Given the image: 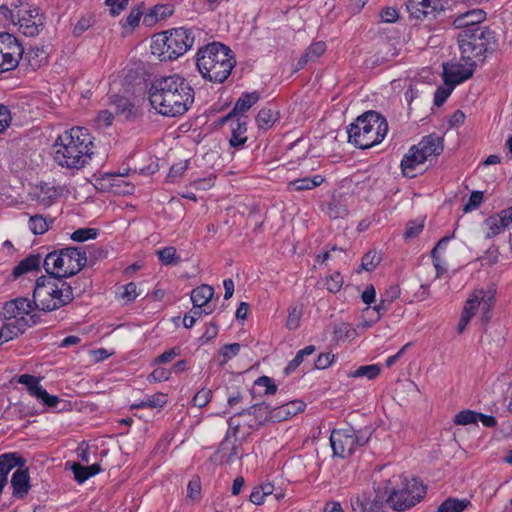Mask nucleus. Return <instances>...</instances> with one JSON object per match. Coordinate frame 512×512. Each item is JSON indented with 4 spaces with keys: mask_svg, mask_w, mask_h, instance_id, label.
Wrapping results in <instances>:
<instances>
[{
    "mask_svg": "<svg viewBox=\"0 0 512 512\" xmlns=\"http://www.w3.org/2000/svg\"><path fill=\"white\" fill-rule=\"evenodd\" d=\"M149 101L161 115L177 117L185 114L194 103L195 92L182 76L173 74L155 79L149 88Z\"/></svg>",
    "mask_w": 512,
    "mask_h": 512,
    "instance_id": "f257e3e1",
    "label": "nucleus"
},
{
    "mask_svg": "<svg viewBox=\"0 0 512 512\" xmlns=\"http://www.w3.org/2000/svg\"><path fill=\"white\" fill-rule=\"evenodd\" d=\"M93 146L86 128L73 127L58 136L54 144V160L62 167L80 169L91 160Z\"/></svg>",
    "mask_w": 512,
    "mask_h": 512,
    "instance_id": "f03ea898",
    "label": "nucleus"
},
{
    "mask_svg": "<svg viewBox=\"0 0 512 512\" xmlns=\"http://www.w3.org/2000/svg\"><path fill=\"white\" fill-rule=\"evenodd\" d=\"M234 65L232 50L220 42H212L197 52L198 71L210 82L223 83L231 74Z\"/></svg>",
    "mask_w": 512,
    "mask_h": 512,
    "instance_id": "7ed1b4c3",
    "label": "nucleus"
},
{
    "mask_svg": "<svg viewBox=\"0 0 512 512\" xmlns=\"http://www.w3.org/2000/svg\"><path fill=\"white\" fill-rule=\"evenodd\" d=\"M74 299L70 284L54 276H40L33 291V304L45 312L59 309Z\"/></svg>",
    "mask_w": 512,
    "mask_h": 512,
    "instance_id": "20e7f679",
    "label": "nucleus"
},
{
    "mask_svg": "<svg viewBox=\"0 0 512 512\" xmlns=\"http://www.w3.org/2000/svg\"><path fill=\"white\" fill-rule=\"evenodd\" d=\"M388 131L384 117L376 111H367L358 116L348 127V141L360 149H368L379 144Z\"/></svg>",
    "mask_w": 512,
    "mask_h": 512,
    "instance_id": "39448f33",
    "label": "nucleus"
},
{
    "mask_svg": "<svg viewBox=\"0 0 512 512\" xmlns=\"http://www.w3.org/2000/svg\"><path fill=\"white\" fill-rule=\"evenodd\" d=\"M86 263L87 256L82 248L66 247L48 253L43 261V267L48 275L63 280L80 272Z\"/></svg>",
    "mask_w": 512,
    "mask_h": 512,
    "instance_id": "423d86ee",
    "label": "nucleus"
},
{
    "mask_svg": "<svg viewBox=\"0 0 512 512\" xmlns=\"http://www.w3.org/2000/svg\"><path fill=\"white\" fill-rule=\"evenodd\" d=\"M193 43V31L179 27L156 35L151 48L152 53L157 55L161 61H168L183 55L192 47Z\"/></svg>",
    "mask_w": 512,
    "mask_h": 512,
    "instance_id": "0eeeda50",
    "label": "nucleus"
},
{
    "mask_svg": "<svg viewBox=\"0 0 512 512\" xmlns=\"http://www.w3.org/2000/svg\"><path fill=\"white\" fill-rule=\"evenodd\" d=\"M461 59L483 60L494 50L495 33L489 27L461 30L457 35Z\"/></svg>",
    "mask_w": 512,
    "mask_h": 512,
    "instance_id": "6e6552de",
    "label": "nucleus"
},
{
    "mask_svg": "<svg viewBox=\"0 0 512 512\" xmlns=\"http://www.w3.org/2000/svg\"><path fill=\"white\" fill-rule=\"evenodd\" d=\"M426 494V487L416 478L405 479L402 487L393 489L386 498V503L391 509L403 512L419 503Z\"/></svg>",
    "mask_w": 512,
    "mask_h": 512,
    "instance_id": "1a4fd4ad",
    "label": "nucleus"
},
{
    "mask_svg": "<svg viewBox=\"0 0 512 512\" xmlns=\"http://www.w3.org/2000/svg\"><path fill=\"white\" fill-rule=\"evenodd\" d=\"M24 49L18 39L9 33H0V73L15 69Z\"/></svg>",
    "mask_w": 512,
    "mask_h": 512,
    "instance_id": "9d476101",
    "label": "nucleus"
},
{
    "mask_svg": "<svg viewBox=\"0 0 512 512\" xmlns=\"http://www.w3.org/2000/svg\"><path fill=\"white\" fill-rule=\"evenodd\" d=\"M446 0H405L410 17L417 20H434L445 10Z\"/></svg>",
    "mask_w": 512,
    "mask_h": 512,
    "instance_id": "9b49d317",
    "label": "nucleus"
},
{
    "mask_svg": "<svg viewBox=\"0 0 512 512\" xmlns=\"http://www.w3.org/2000/svg\"><path fill=\"white\" fill-rule=\"evenodd\" d=\"M357 433L352 427L334 429L330 435V444L335 456L341 458L353 454L357 448Z\"/></svg>",
    "mask_w": 512,
    "mask_h": 512,
    "instance_id": "f8f14e48",
    "label": "nucleus"
},
{
    "mask_svg": "<svg viewBox=\"0 0 512 512\" xmlns=\"http://www.w3.org/2000/svg\"><path fill=\"white\" fill-rule=\"evenodd\" d=\"M465 63L443 64L444 79L446 83L460 84L472 77L476 60L462 59Z\"/></svg>",
    "mask_w": 512,
    "mask_h": 512,
    "instance_id": "ddd939ff",
    "label": "nucleus"
},
{
    "mask_svg": "<svg viewBox=\"0 0 512 512\" xmlns=\"http://www.w3.org/2000/svg\"><path fill=\"white\" fill-rule=\"evenodd\" d=\"M237 415L244 416L249 415L253 416L254 420H251L248 422V426L250 428H256L259 426H262L268 422H278L277 419L274 418L275 416V408H271V406L266 403L262 402L259 404H254L251 407L242 410Z\"/></svg>",
    "mask_w": 512,
    "mask_h": 512,
    "instance_id": "4468645a",
    "label": "nucleus"
},
{
    "mask_svg": "<svg viewBox=\"0 0 512 512\" xmlns=\"http://www.w3.org/2000/svg\"><path fill=\"white\" fill-rule=\"evenodd\" d=\"M486 19V12L482 9H472L459 14L453 20V26L457 29L468 30L475 28H485L481 23Z\"/></svg>",
    "mask_w": 512,
    "mask_h": 512,
    "instance_id": "2eb2a0df",
    "label": "nucleus"
},
{
    "mask_svg": "<svg viewBox=\"0 0 512 512\" xmlns=\"http://www.w3.org/2000/svg\"><path fill=\"white\" fill-rule=\"evenodd\" d=\"M237 438L234 441L226 438L221 442L218 451L214 454L213 460L215 462L231 464L235 459H240L239 446L236 444Z\"/></svg>",
    "mask_w": 512,
    "mask_h": 512,
    "instance_id": "dca6fc26",
    "label": "nucleus"
},
{
    "mask_svg": "<svg viewBox=\"0 0 512 512\" xmlns=\"http://www.w3.org/2000/svg\"><path fill=\"white\" fill-rule=\"evenodd\" d=\"M443 141L444 139L442 136L432 133L423 137L416 146L422 155L428 159L430 156H439L442 153L444 149Z\"/></svg>",
    "mask_w": 512,
    "mask_h": 512,
    "instance_id": "f3484780",
    "label": "nucleus"
},
{
    "mask_svg": "<svg viewBox=\"0 0 512 512\" xmlns=\"http://www.w3.org/2000/svg\"><path fill=\"white\" fill-rule=\"evenodd\" d=\"M13 495L17 498H24L30 490V476L28 468H18L11 477Z\"/></svg>",
    "mask_w": 512,
    "mask_h": 512,
    "instance_id": "a211bd4d",
    "label": "nucleus"
},
{
    "mask_svg": "<svg viewBox=\"0 0 512 512\" xmlns=\"http://www.w3.org/2000/svg\"><path fill=\"white\" fill-rule=\"evenodd\" d=\"M427 159L425 156L422 155L420 150L417 149V146H412L408 153L404 155L403 159L401 160V169L403 172V175L409 178L415 177L414 170L415 168L423 164Z\"/></svg>",
    "mask_w": 512,
    "mask_h": 512,
    "instance_id": "6ab92c4d",
    "label": "nucleus"
},
{
    "mask_svg": "<svg viewBox=\"0 0 512 512\" xmlns=\"http://www.w3.org/2000/svg\"><path fill=\"white\" fill-rule=\"evenodd\" d=\"M110 103L115 108V114L123 120H132L138 115L137 108L125 97L113 95Z\"/></svg>",
    "mask_w": 512,
    "mask_h": 512,
    "instance_id": "aec40b11",
    "label": "nucleus"
},
{
    "mask_svg": "<svg viewBox=\"0 0 512 512\" xmlns=\"http://www.w3.org/2000/svg\"><path fill=\"white\" fill-rule=\"evenodd\" d=\"M25 12L29 14L28 18H26L25 16H20L19 12L17 13V20L20 25V29H22L24 35L34 37L38 35L40 27H43L44 23L41 18L38 19V22L32 20V18L38 16L37 9Z\"/></svg>",
    "mask_w": 512,
    "mask_h": 512,
    "instance_id": "412c9836",
    "label": "nucleus"
},
{
    "mask_svg": "<svg viewBox=\"0 0 512 512\" xmlns=\"http://www.w3.org/2000/svg\"><path fill=\"white\" fill-rule=\"evenodd\" d=\"M326 51V44L323 41H317L310 44L296 64V70L303 69L308 63L315 62Z\"/></svg>",
    "mask_w": 512,
    "mask_h": 512,
    "instance_id": "4be33fe9",
    "label": "nucleus"
},
{
    "mask_svg": "<svg viewBox=\"0 0 512 512\" xmlns=\"http://www.w3.org/2000/svg\"><path fill=\"white\" fill-rule=\"evenodd\" d=\"M324 180L325 179L322 175L299 178L289 181L287 184V189L290 192H302L306 190H311L320 186L324 182Z\"/></svg>",
    "mask_w": 512,
    "mask_h": 512,
    "instance_id": "5701e85b",
    "label": "nucleus"
},
{
    "mask_svg": "<svg viewBox=\"0 0 512 512\" xmlns=\"http://www.w3.org/2000/svg\"><path fill=\"white\" fill-rule=\"evenodd\" d=\"M26 459L16 452H10L0 455V473L7 479L10 471L15 468L24 467Z\"/></svg>",
    "mask_w": 512,
    "mask_h": 512,
    "instance_id": "b1692460",
    "label": "nucleus"
},
{
    "mask_svg": "<svg viewBox=\"0 0 512 512\" xmlns=\"http://www.w3.org/2000/svg\"><path fill=\"white\" fill-rule=\"evenodd\" d=\"M306 407V404L302 400H293L279 407L275 408V416L278 422L288 419L290 416H294L299 412H302Z\"/></svg>",
    "mask_w": 512,
    "mask_h": 512,
    "instance_id": "393cba45",
    "label": "nucleus"
},
{
    "mask_svg": "<svg viewBox=\"0 0 512 512\" xmlns=\"http://www.w3.org/2000/svg\"><path fill=\"white\" fill-rule=\"evenodd\" d=\"M213 295V287L207 284H202L192 290L190 297L193 306H202L205 308H209L208 303L213 298Z\"/></svg>",
    "mask_w": 512,
    "mask_h": 512,
    "instance_id": "a878e982",
    "label": "nucleus"
},
{
    "mask_svg": "<svg viewBox=\"0 0 512 512\" xmlns=\"http://www.w3.org/2000/svg\"><path fill=\"white\" fill-rule=\"evenodd\" d=\"M41 264V256L39 254H31L19 262L13 269V276L18 278L28 272L39 270Z\"/></svg>",
    "mask_w": 512,
    "mask_h": 512,
    "instance_id": "bb28decb",
    "label": "nucleus"
},
{
    "mask_svg": "<svg viewBox=\"0 0 512 512\" xmlns=\"http://www.w3.org/2000/svg\"><path fill=\"white\" fill-rule=\"evenodd\" d=\"M231 129L232 134L229 140L230 145L234 148L243 146L247 141V137L244 136L247 131V122L241 118H237L232 122Z\"/></svg>",
    "mask_w": 512,
    "mask_h": 512,
    "instance_id": "cd10ccee",
    "label": "nucleus"
},
{
    "mask_svg": "<svg viewBox=\"0 0 512 512\" xmlns=\"http://www.w3.org/2000/svg\"><path fill=\"white\" fill-rule=\"evenodd\" d=\"M71 469L75 480L80 484L84 483L90 477L95 476L101 471V467L98 463H94L90 466H83L79 463H73Z\"/></svg>",
    "mask_w": 512,
    "mask_h": 512,
    "instance_id": "c85d7f7f",
    "label": "nucleus"
},
{
    "mask_svg": "<svg viewBox=\"0 0 512 512\" xmlns=\"http://www.w3.org/2000/svg\"><path fill=\"white\" fill-rule=\"evenodd\" d=\"M259 99V92H245L236 101L233 107V112H237L239 115H242L247 112L254 104H256Z\"/></svg>",
    "mask_w": 512,
    "mask_h": 512,
    "instance_id": "c756f323",
    "label": "nucleus"
},
{
    "mask_svg": "<svg viewBox=\"0 0 512 512\" xmlns=\"http://www.w3.org/2000/svg\"><path fill=\"white\" fill-rule=\"evenodd\" d=\"M278 112L273 111L271 108L264 107L262 108L257 116L256 123L260 129L267 130L273 126V124L278 120Z\"/></svg>",
    "mask_w": 512,
    "mask_h": 512,
    "instance_id": "7c9ffc66",
    "label": "nucleus"
},
{
    "mask_svg": "<svg viewBox=\"0 0 512 512\" xmlns=\"http://www.w3.org/2000/svg\"><path fill=\"white\" fill-rule=\"evenodd\" d=\"M470 505L467 499L447 498L438 507V512H462Z\"/></svg>",
    "mask_w": 512,
    "mask_h": 512,
    "instance_id": "2f4dec72",
    "label": "nucleus"
},
{
    "mask_svg": "<svg viewBox=\"0 0 512 512\" xmlns=\"http://www.w3.org/2000/svg\"><path fill=\"white\" fill-rule=\"evenodd\" d=\"M381 372V368L378 364H371L360 366L356 370L348 373L350 378L366 377L369 380L375 379Z\"/></svg>",
    "mask_w": 512,
    "mask_h": 512,
    "instance_id": "473e14b6",
    "label": "nucleus"
},
{
    "mask_svg": "<svg viewBox=\"0 0 512 512\" xmlns=\"http://www.w3.org/2000/svg\"><path fill=\"white\" fill-rule=\"evenodd\" d=\"M167 402V395L163 393H156L152 396H149L147 400H143L140 403L131 405V409L137 408H161Z\"/></svg>",
    "mask_w": 512,
    "mask_h": 512,
    "instance_id": "72a5a7b5",
    "label": "nucleus"
},
{
    "mask_svg": "<svg viewBox=\"0 0 512 512\" xmlns=\"http://www.w3.org/2000/svg\"><path fill=\"white\" fill-rule=\"evenodd\" d=\"M315 351L316 348L314 345H308L305 348L299 350L296 356L288 363V365L284 369L285 374H290L291 372H293L296 368L300 366L305 356H309L313 354Z\"/></svg>",
    "mask_w": 512,
    "mask_h": 512,
    "instance_id": "f704fd0d",
    "label": "nucleus"
},
{
    "mask_svg": "<svg viewBox=\"0 0 512 512\" xmlns=\"http://www.w3.org/2000/svg\"><path fill=\"white\" fill-rule=\"evenodd\" d=\"M95 23V17L93 14H86L82 16L77 23L74 25L72 34L74 37L82 36L90 27Z\"/></svg>",
    "mask_w": 512,
    "mask_h": 512,
    "instance_id": "c9c22d12",
    "label": "nucleus"
},
{
    "mask_svg": "<svg viewBox=\"0 0 512 512\" xmlns=\"http://www.w3.org/2000/svg\"><path fill=\"white\" fill-rule=\"evenodd\" d=\"M29 228L35 235L44 234L49 229V224L42 215H34L29 219Z\"/></svg>",
    "mask_w": 512,
    "mask_h": 512,
    "instance_id": "e433bc0d",
    "label": "nucleus"
},
{
    "mask_svg": "<svg viewBox=\"0 0 512 512\" xmlns=\"http://www.w3.org/2000/svg\"><path fill=\"white\" fill-rule=\"evenodd\" d=\"M484 224L488 229V232L486 234L488 238L495 237L496 235L502 233L505 230L504 226H502L501 224L500 218L497 213L489 216L484 221Z\"/></svg>",
    "mask_w": 512,
    "mask_h": 512,
    "instance_id": "4c0bfd02",
    "label": "nucleus"
},
{
    "mask_svg": "<svg viewBox=\"0 0 512 512\" xmlns=\"http://www.w3.org/2000/svg\"><path fill=\"white\" fill-rule=\"evenodd\" d=\"M484 224L488 229V232L486 234L488 238L495 237L496 235L502 233L505 230L504 226H502L501 224L500 218L497 213L489 216L484 221Z\"/></svg>",
    "mask_w": 512,
    "mask_h": 512,
    "instance_id": "58836bf2",
    "label": "nucleus"
},
{
    "mask_svg": "<svg viewBox=\"0 0 512 512\" xmlns=\"http://www.w3.org/2000/svg\"><path fill=\"white\" fill-rule=\"evenodd\" d=\"M483 294V290L475 291L466 301L462 313L470 316L471 318L475 315L477 309L481 305L480 295Z\"/></svg>",
    "mask_w": 512,
    "mask_h": 512,
    "instance_id": "ea45409f",
    "label": "nucleus"
},
{
    "mask_svg": "<svg viewBox=\"0 0 512 512\" xmlns=\"http://www.w3.org/2000/svg\"><path fill=\"white\" fill-rule=\"evenodd\" d=\"M157 254L164 265H175L180 262V257L177 256L176 249L172 246L158 250Z\"/></svg>",
    "mask_w": 512,
    "mask_h": 512,
    "instance_id": "a19ab883",
    "label": "nucleus"
},
{
    "mask_svg": "<svg viewBox=\"0 0 512 512\" xmlns=\"http://www.w3.org/2000/svg\"><path fill=\"white\" fill-rule=\"evenodd\" d=\"M18 382L27 387L28 391L32 396H36L38 394V389H42L43 387L39 384V378L30 375V374H22L18 378Z\"/></svg>",
    "mask_w": 512,
    "mask_h": 512,
    "instance_id": "79ce46f5",
    "label": "nucleus"
},
{
    "mask_svg": "<svg viewBox=\"0 0 512 512\" xmlns=\"http://www.w3.org/2000/svg\"><path fill=\"white\" fill-rule=\"evenodd\" d=\"M399 290L394 289L393 294L390 298H384V296H381L380 302L374 306L373 311L376 312V318L375 321H378L383 313H385L389 308L392 302L398 297Z\"/></svg>",
    "mask_w": 512,
    "mask_h": 512,
    "instance_id": "37998d69",
    "label": "nucleus"
},
{
    "mask_svg": "<svg viewBox=\"0 0 512 512\" xmlns=\"http://www.w3.org/2000/svg\"><path fill=\"white\" fill-rule=\"evenodd\" d=\"M478 412L472 410H463L454 416V423L457 425H469L477 423Z\"/></svg>",
    "mask_w": 512,
    "mask_h": 512,
    "instance_id": "c03bdc74",
    "label": "nucleus"
},
{
    "mask_svg": "<svg viewBox=\"0 0 512 512\" xmlns=\"http://www.w3.org/2000/svg\"><path fill=\"white\" fill-rule=\"evenodd\" d=\"M98 235V230L95 228H80L71 234V239L76 242H84L89 239H95Z\"/></svg>",
    "mask_w": 512,
    "mask_h": 512,
    "instance_id": "a18cd8bd",
    "label": "nucleus"
},
{
    "mask_svg": "<svg viewBox=\"0 0 512 512\" xmlns=\"http://www.w3.org/2000/svg\"><path fill=\"white\" fill-rule=\"evenodd\" d=\"M20 334V330L15 328L11 321H6L0 329V344L8 342Z\"/></svg>",
    "mask_w": 512,
    "mask_h": 512,
    "instance_id": "49530a36",
    "label": "nucleus"
},
{
    "mask_svg": "<svg viewBox=\"0 0 512 512\" xmlns=\"http://www.w3.org/2000/svg\"><path fill=\"white\" fill-rule=\"evenodd\" d=\"M240 344L239 343H232L224 345L221 350L219 351L220 356H222V360L220 361L221 365H224L227 363L230 359L235 357L239 351H240Z\"/></svg>",
    "mask_w": 512,
    "mask_h": 512,
    "instance_id": "de8ad7c7",
    "label": "nucleus"
},
{
    "mask_svg": "<svg viewBox=\"0 0 512 512\" xmlns=\"http://www.w3.org/2000/svg\"><path fill=\"white\" fill-rule=\"evenodd\" d=\"M370 498L365 494L356 495L351 498V508L353 512H368Z\"/></svg>",
    "mask_w": 512,
    "mask_h": 512,
    "instance_id": "09e8293b",
    "label": "nucleus"
},
{
    "mask_svg": "<svg viewBox=\"0 0 512 512\" xmlns=\"http://www.w3.org/2000/svg\"><path fill=\"white\" fill-rule=\"evenodd\" d=\"M254 385L257 387H264V395H274L277 392V385L274 381L268 376H261L257 378L254 382Z\"/></svg>",
    "mask_w": 512,
    "mask_h": 512,
    "instance_id": "8fccbe9b",
    "label": "nucleus"
},
{
    "mask_svg": "<svg viewBox=\"0 0 512 512\" xmlns=\"http://www.w3.org/2000/svg\"><path fill=\"white\" fill-rule=\"evenodd\" d=\"M381 261V257L376 252L369 251L363 258L361 268L366 271H372Z\"/></svg>",
    "mask_w": 512,
    "mask_h": 512,
    "instance_id": "3c124183",
    "label": "nucleus"
},
{
    "mask_svg": "<svg viewBox=\"0 0 512 512\" xmlns=\"http://www.w3.org/2000/svg\"><path fill=\"white\" fill-rule=\"evenodd\" d=\"M212 398V391L210 389H200L192 399L193 405L199 408L206 406Z\"/></svg>",
    "mask_w": 512,
    "mask_h": 512,
    "instance_id": "603ef678",
    "label": "nucleus"
},
{
    "mask_svg": "<svg viewBox=\"0 0 512 512\" xmlns=\"http://www.w3.org/2000/svg\"><path fill=\"white\" fill-rule=\"evenodd\" d=\"M423 228H424L423 221L418 222L415 220H411L406 225L404 237L406 239L415 238L422 232Z\"/></svg>",
    "mask_w": 512,
    "mask_h": 512,
    "instance_id": "864d4df0",
    "label": "nucleus"
},
{
    "mask_svg": "<svg viewBox=\"0 0 512 512\" xmlns=\"http://www.w3.org/2000/svg\"><path fill=\"white\" fill-rule=\"evenodd\" d=\"M483 201V192L473 191L469 197L468 202L464 205L463 211L465 213L477 209Z\"/></svg>",
    "mask_w": 512,
    "mask_h": 512,
    "instance_id": "5fc2aeb1",
    "label": "nucleus"
},
{
    "mask_svg": "<svg viewBox=\"0 0 512 512\" xmlns=\"http://www.w3.org/2000/svg\"><path fill=\"white\" fill-rule=\"evenodd\" d=\"M35 397L42 401V403L49 408H55L59 403V398L57 396L48 394L44 388L38 389V394Z\"/></svg>",
    "mask_w": 512,
    "mask_h": 512,
    "instance_id": "6e6d98bb",
    "label": "nucleus"
},
{
    "mask_svg": "<svg viewBox=\"0 0 512 512\" xmlns=\"http://www.w3.org/2000/svg\"><path fill=\"white\" fill-rule=\"evenodd\" d=\"M201 484L199 478H193L189 481L187 486V497L192 501L200 499Z\"/></svg>",
    "mask_w": 512,
    "mask_h": 512,
    "instance_id": "4d7b16f0",
    "label": "nucleus"
},
{
    "mask_svg": "<svg viewBox=\"0 0 512 512\" xmlns=\"http://www.w3.org/2000/svg\"><path fill=\"white\" fill-rule=\"evenodd\" d=\"M173 9L169 5H156L150 10L149 17H155L156 19H165L172 15Z\"/></svg>",
    "mask_w": 512,
    "mask_h": 512,
    "instance_id": "13d9d810",
    "label": "nucleus"
},
{
    "mask_svg": "<svg viewBox=\"0 0 512 512\" xmlns=\"http://www.w3.org/2000/svg\"><path fill=\"white\" fill-rule=\"evenodd\" d=\"M14 302L17 304V308L16 310H18V312L21 314V315H30V313L34 310V309H37L35 307V305L33 304V300L30 301L29 299L27 298H18V299H15Z\"/></svg>",
    "mask_w": 512,
    "mask_h": 512,
    "instance_id": "bf43d9fd",
    "label": "nucleus"
},
{
    "mask_svg": "<svg viewBox=\"0 0 512 512\" xmlns=\"http://www.w3.org/2000/svg\"><path fill=\"white\" fill-rule=\"evenodd\" d=\"M105 4L109 7L110 14L117 16L127 7L128 0H106Z\"/></svg>",
    "mask_w": 512,
    "mask_h": 512,
    "instance_id": "052dcab7",
    "label": "nucleus"
},
{
    "mask_svg": "<svg viewBox=\"0 0 512 512\" xmlns=\"http://www.w3.org/2000/svg\"><path fill=\"white\" fill-rule=\"evenodd\" d=\"M342 285L343 277L338 272L332 274L326 282L327 289L333 293L338 292L341 289Z\"/></svg>",
    "mask_w": 512,
    "mask_h": 512,
    "instance_id": "680f3d73",
    "label": "nucleus"
},
{
    "mask_svg": "<svg viewBox=\"0 0 512 512\" xmlns=\"http://www.w3.org/2000/svg\"><path fill=\"white\" fill-rule=\"evenodd\" d=\"M300 324V311L293 307L289 310V315L287 317L286 326L290 330H295L299 327Z\"/></svg>",
    "mask_w": 512,
    "mask_h": 512,
    "instance_id": "e2e57ef3",
    "label": "nucleus"
},
{
    "mask_svg": "<svg viewBox=\"0 0 512 512\" xmlns=\"http://www.w3.org/2000/svg\"><path fill=\"white\" fill-rule=\"evenodd\" d=\"M16 308H17V304L14 302V300H11V301L5 303V305L3 307L2 315L6 321H12V319H14L16 317V315L17 316L20 315V313L18 312V310H16Z\"/></svg>",
    "mask_w": 512,
    "mask_h": 512,
    "instance_id": "0e129e2a",
    "label": "nucleus"
},
{
    "mask_svg": "<svg viewBox=\"0 0 512 512\" xmlns=\"http://www.w3.org/2000/svg\"><path fill=\"white\" fill-rule=\"evenodd\" d=\"M187 167H188V162L187 161L179 162V163L174 164L170 168V171L168 173L167 179L170 182H173L175 178L181 176L186 171Z\"/></svg>",
    "mask_w": 512,
    "mask_h": 512,
    "instance_id": "69168bd1",
    "label": "nucleus"
},
{
    "mask_svg": "<svg viewBox=\"0 0 512 512\" xmlns=\"http://www.w3.org/2000/svg\"><path fill=\"white\" fill-rule=\"evenodd\" d=\"M334 361V354L328 352V353H322L318 356L314 363V367L316 369H326L328 368L332 362Z\"/></svg>",
    "mask_w": 512,
    "mask_h": 512,
    "instance_id": "338daca9",
    "label": "nucleus"
},
{
    "mask_svg": "<svg viewBox=\"0 0 512 512\" xmlns=\"http://www.w3.org/2000/svg\"><path fill=\"white\" fill-rule=\"evenodd\" d=\"M497 214H498L501 224H502V226H504L505 230L511 229L512 228V206L501 210Z\"/></svg>",
    "mask_w": 512,
    "mask_h": 512,
    "instance_id": "774afa93",
    "label": "nucleus"
}]
</instances>
